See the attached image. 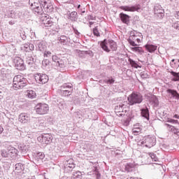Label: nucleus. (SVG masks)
<instances>
[{"label":"nucleus","mask_w":179,"mask_h":179,"mask_svg":"<svg viewBox=\"0 0 179 179\" xmlns=\"http://www.w3.org/2000/svg\"><path fill=\"white\" fill-rule=\"evenodd\" d=\"M142 38H143V37H142L141 34L131 31V32H130V36H129L128 41H129L130 45H131L133 47H136V46H138L139 43H141V40Z\"/></svg>","instance_id":"3"},{"label":"nucleus","mask_w":179,"mask_h":179,"mask_svg":"<svg viewBox=\"0 0 179 179\" xmlns=\"http://www.w3.org/2000/svg\"><path fill=\"white\" fill-rule=\"evenodd\" d=\"M71 85H66V86H63V87L64 89V90H73Z\"/></svg>","instance_id":"37"},{"label":"nucleus","mask_w":179,"mask_h":179,"mask_svg":"<svg viewBox=\"0 0 179 179\" xmlns=\"http://www.w3.org/2000/svg\"><path fill=\"white\" fill-rule=\"evenodd\" d=\"M115 82V80H113V78H110V80H105V83L107 84H113Z\"/></svg>","instance_id":"35"},{"label":"nucleus","mask_w":179,"mask_h":179,"mask_svg":"<svg viewBox=\"0 0 179 179\" xmlns=\"http://www.w3.org/2000/svg\"><path fill=\"white\" fill-rule=\"evenodd\" d=\"M8 157L10 158H15L17 156V150L15 149V148H11L9 150H8Z\"/></svg>","instance_id":"17"},{"label":"nucleus","mask_w":179,"mask_h":179,"mask_svg":"<svg viewBox=\"0 0 179 179\" xmlns=\"http://www.w3.org/2000/svg\"><path fill=\"white\" fill-rule=\"evenodd\" d=\"M173 117L177 118V119H179V115H175L173 116Z\"/></svg>","instance_id":"43"},{"label":"nucleus","mask_w":179,"mask_h":179,"mask_svg":"<svg viewBox=\"0 0 179 179\" xmlns=\"http://www.w3.org/2000/svg\"><path fill=\"white\" fill-rule=\"evenodd\" d=\"M145 49L150 53L154 52L157 49V46L155 45L147 44L145 45Z\"/></svg>","instance_id":"18"},{"label":"nucleus","mask_w":179,"mask_h":179,"mask_svg":"<svg viewBox=\"0 0 179 179\" xmlns=\"http://www.w3.org/2000/svg\"><path fill=\"white\" fill-rule=\"evenodd\" d=\"M41 5L44 8V10L48 13H51L54 10L52 3L48 0H41Z\"/></svg>","instance_id":"10"},{"label":"nucleus","mask_w":179,"mask_h":179,"mask_svg":"<svg viewBox=\"0 0 179 179\" xmlns=\"http://www.w3.org/2000/svg\"><path fill=\"white\" fill-rule=\"evenodd\" d=\"M24 48H25L26 49H27V48H28V45H27V46H24Z\"/></svg>","instance_id":"45"},{"label":"nucleus","mask_w":179,"mask_h":179,"mask_svg":"<svg viewBox=\"0 0 179 179\" xmlns=\"http://www.w3.org/2000/svg\"><path fill=\"white\" fill-rule=\"evenodd\" d=\"M136 129H140V127H138L137 125H136Z\"/></svg>","instance_id":"46"},{"label":"nucleus","mask_w":179,"mask_h":179,"mask_svg":"<svg viewBox=\"0 0 179 179\" xmlns=\"http://www.w3.org/2000/svg\"><path fill=\"white\" fill-rule=\"evenodd\" d=\"M83 178V174L80 171H76L73 174V179H81Z\"/></svg>","instance_id":"25"},{"label":"nucleus","mask_w":179,"mask_h":179,"mask_svg":"<svg viewBox=\"0 0 179 179\" xmlns=\"http://www.w3.org/2000/svg\"><path fill=\"white\" fill-rule=\"evenodd\" d=\"M29 3L30 5L31 9L38 13L41 14L43 12L42 7L41 6V2L38 0H29Z\"/></svg>","instance_id":"7"},{"label":"nucleus","mask_w":179,"mask_h":179,"mask_svg":"<svg viewBox=\"0 0 179 179\" xmlns=\"http://www.w3.org/2000/svg\"><path fill=\"white\" fill-rule=\"evenodd\" d=\"M72 92H73V90H64L63 91H62V94L63 96H71V94H72Z\"/></svg>","instance_id":"26"},{"label":"nucleus","mask_w":179,"mask_h":179,"mask_svg":"<svg viewBox=\"0 0 179 179\" xmlns=\"http://www.w3.org/2000/svg\"><path fill=\"white\" fill-rule=\"evenodd\" d=\"M141 115L147 119L149 117L148 109H141Z\"/></svg>","instance_id":"27"},{"label":"nucleus","mask_w":179,"mask_h":179,"mask_svg":"<svg viewBox=\"0 0 179 179\" xmlns=\"http://www.w3.org/2000/svg\"><path fill=\"white\" fill-rule=\"evenodd\" d=\"M78 8H80V5L78 6Z\"/></svg>","instance_id":"47"},{"label":"nucleus","mask_w":179,"mask_h":179,"mask_svg":"<svg viewBox=\"0 0 179 179\" xmlns=\"http://www.w3.org/2000/svg\"><path fill=\"white\" fill-rule=\"evenodd\" d=\"M166 92L169 93L170 94H172V96L177 99H179V94L176 91L171 89H169L166 90Z\"/></svg>","instance_id":"22"},{"label":"nucleus","mask_w":179,"mask_h":179,"mask_svg":"<svg viewBox=\"0 0 179 179\" xmlns=\"http://www.w3.org/2000/svg\"><path fill=\"white\" fill-rule=\"evenodd\" d=\"M120 18L123 23L128 24L129 22L130 16L125 13H120Z\"/></svg>","instance_id":"16"},{"label":"nucleus","mask_w":179,"mask_h":179,"mask_svg":"<svg viewBox=\"0 0 179 179\" xmlns=\"http://www.w3.org/2000/svg\"><path fill=\"white\" fill-rule=\"evenodd\" d=\"M143 100V96L138 92H133L128 96V101L130 106L141 103Z\"/></svg>","instance_id":"4"},{"label":"nucleus","mask_w":179,"mask_h":179,"mask_svg":"<svg viewBox=\"0 0 179 179\" xmlns=\"http://www.w3.org/2000/svg\"><path fill=\"white\" fill-rule=\"evenodd\" d=\"M93 34L94 36H96V37H100V33L98 30V28L97 27H95L94 29H93Z\"/></svg>","instance_id":"33"},{"label":"nucleus","mask_w":179,"mask_h":179,"mask_svg":"<svg viewBox=\"0 0 179 179\" xmlns=\"http://www.w3.org/2000/svg\"><path fill=\"white\" fill-rule=\"evenodd\" d=\"M157 14H164V10H161V11H159V12H157L156 13Z\"/></svg>","instance_id":"41"},{"label":"nucleus","mask_w":179,"mask_h":179,"mask_svg":"<svg viewBox=\"0 0 179 179\" xmlns=\"http://www.w3.org/2000/svg\"><path fill=\"white\" fill-rule=\"evenodd\" d=\"M27 80L23 76L17 75L14 77L13 87L14 90H17L22 89L27 85Z\"/></svg>","instance_id":"1"},{"label":"nucleus","mask_w":179,"mask_h":179,"mask_svg":"<svg viewBox=\"0 0 179 179\" xmlns=\"http://www.w3.org/2000/svg\"><path fill=\"white\" fill-rule=\"evenodd\" d=\"M172 62H174V59H173Z\"/></svg>","instance_id":"49"},{"label":"nucleus","mask_w":179,"mask_h":179,"mask_svg":"<svg viewBox=\"0 0 179 179\" xmlns=\"http://www.w3.org/2000/svg\"><path fill=\"white\" fill-rule=\"evenodd\" d=\"M18 120L22 124H27L29 122H30L31 118H30V116L28 115L27 114L22 113L20 115V117H18Z\"/></svg>","instance_id":"15"},{"label":"nucleus","mask_w":179,"mask_h":179,"mask_svg":"<svg viewBox=\"0 0 179 179\" xmlns=\"http://www.w3.org/2000/svg\"><path fill=\"white\" fill-rule=\"evenodd\" d=\"M49 111V106L47 103H39L36 106V112L39 115L47 114Z\"/></svg>","instance_id":"8"},{"label":"nucleus","mask_w":179,"mask_h":179,"mask_svg":"<svg viewBox=\"0 0 179 179\" xmlns=\"http://www.w3.org/2000/svg\"><path fill=\"white\" fill-rule=\"evenodd\" d=\"M26 96L29 99H34L36 98V94L33 90H27L26 92Z\"/></svg>","instance_id":"19"},{"label":"nucleus","mask_w":179,"mask_h":179,"mask_svg":"<svg viewBox=\"0 0 179 179\" xmlns=\"http://www.w3.org/2000/svg\"><path fill=\"white\" fill-rule=\"evenodd\" d=\"M178 62H179V59H178Z\"/></svg>","instance_id":"50"},{"label":"nucleus","mask_w":179,"mask_h":179,"mask_svg":"<svg viewBox=\"0 0 179 179\" xmlns=\"http://www.w3.org/2000/svg\"><path fill=\"white\" fill-rule=\"evenodd\" d=\"M69 167L71 169L75 168V165H74V164H72V165H69Z\"/></svg>","instance_id":"42"},{"label":"nucleus","mask_w":179,"mask_h":179,"mask_svg":"<svg viewBox=\"0 0 179 179\" xmlns=\"http://www.w3.org/2000/svg\"><path fill=\"white\" fill-rule=\"evenodd\" d=\"M129 110V106L125 103L116 106L115 108V112L119 117L125 116V113Z\"/></svg>","instance_id":"6"},{"label":"nucleus","mask_w":179,"mask_h":179,"mask_svg":"<svg viewBox=\"0 0 179 179\" xmlns=\"http://www.w3.org/2000/svg\"><path fill=\"white\" fill-rule=\"evenodd\" d=\"M52 136L49 134L40 135L37 140L43 146L48 145L52 141Z\"/></svg>","instance_id":"9"},{"label":"nucleus","mask_w":179,"mask_h":179,"mask_svg":"<svg viewBox=\"0 0 179 179\" xmlns=\"http://www.w3.org/2000/svg\"><path fill=\"white\" fill-rule=\"evenodd\" d=\"M156 138L154 136L148 135L144 137V141L141 142V145H145L148 148H151L156 144Z\"/></svg>","instance_id":"5"},{"label":"nucleus","mask_w":179,"mask_h":179,"mask_svg":"<svg viewBox=\"0 0 179 179\" xmlns=\"http://www.w3.org/2000/svg\"><path fill=\"white\" fill-rule=\"evenodd\" d=\"M120 9H122V10L125 11V12H130V13H134V12H138L141 10V6L140 5H135L132 6H121L119 7Z\"/></svg>","instance_id":"11"},{"label":"nucleus","mask_w":179,"mask_h":179,"mask_svg":"<svg viewBox=\"0 0 179 179\" xmlns=\"http://www.w3.org/2000/svg\"><path fill=\"white\" fill-rule=\"evenodd\" d=\"M164 125H165L166 127H167V128L169 129V131H171V132L176 131V128H175L174 126L171 125V124H168V123H165Z\"/></svg>","instance_id":"29"},{"label":"nucleus","mask_w":179,"mask_h":179,"mask_svg":"<svg viewBox=\"0 0 179 179\" xmlns=\"http://www.w3.org/2000/svg\"><path fill=\"white\" fill-rule=\"evenodd\" d=\"M1 157H3V158L9 157L8 151H6L5 150H2Z\"/></svg>","instance_id":"32"},{"label":"nucleus","mask_w":179,"mask_h":179,"mask_svg":"<svg viewBox=\"0 0 179 179\" xmlns=\"http://www.w3.org/2000/svg\"><path fill=\"white\" fill-rule=\"evenodd\" d=\"M52 61L58 64V66H60L61 68L64 66V64L62 63V61L58 59V57H57L56 55L52 56Z\"/></svg>","instance_id":"21"},{"label":"nucleus","mask_w":179,"mask_h":179,"mask_svg":"<svg viewBox=\"0 0 179 179\" xmlns=\"http://www.w3.org/2000/svg\"><path fill=\"white\" fill-rule=\"evenodd\" d=\"M130 65H131V66H133L135 69H137L138 64L133 60L130 59Z\"/></svg>","instance_id":"36"},{"label":"nucleus","mask_w":179,"mask_h":179,"mask_svg":"<svg viewBox=\"0 0 179 179\" xmlns=\"http://www.w3.org/2000/svg\"><path fill=\"white\" fill-rule=\"evenodd\" d=\"M35 80L39 84H45L48 82L49 78L46 74L36 73L34 75Z\"/></svg>","instance_id":"12"},{"label":"nucleus","mask_w":179,"mask_h":179,"mask_svg":"<svg viewBox=\"0 0 179 179\" xmlns=\"http://www.w3.org/2000/svg\"><path fill=\"white\" fill-rule=\"evenodd\" d=\"M178 18L179 19V11L177 13Z\"/></svg>","instance_id":"44"},{"label":"nucleus","mask_w":179,"mask_h":179,"mask_svg":"<svg viewBox=\"0 0 179 179\" xmlns=\"http://www.w3.org/2000/svg\"><path fill=\"white\" fill-rule=\"evenodd\" d=\"M100 46L101 47L102 50L106 52L117 50V43L113 40H104L103 41L101 42Z\"/></svg>","instance_id":"2"},{"label":"nucleus","mask_w":179,"mask_h":179,"mask_svg":"<svg viewBox=\"0 0 179 179\" xmlns=\"http://www.w3.org/2000/svg\"><path fill=\"white\" fill-rule=\"evenodd\" d=\"M41 20L45 27H52L54 24L52 18L46 14L41 16Z\"/></svg>","instance_id":"13"},{"label":"nucleus","mask_w":179,"mask_h":179,"mask_svg":"<svg viewBox=\"0 0 179 179\" xmlns=\"http://www.w3.org/2000/svg\"><path fill=\"white\" fill-rule=\"evenodd\" d=\"M131 51L138 52L141 55H143V53H145L142 47H131Z\"/></svg>","instance_id":"20"},{"label":"nucleus","mask_w":179,"mask_h":179,"mask_svg":"<svg viewBox=\"0 0 179 179\" xmlns=\"http://www.w3.org/2000/svg\"><path fill=\"white\" fill-rule=\"evenodd\" d=\"M149 156L150 157V158L152 159L153 162L159 161V159L156 157V155L154 153L152 152L149 153Z\"/></svg>","instance_id":"31"},{"label":"nucleus","mask_w":179,"mask_h":179,"mask_svg":"<svg viewBox=\"0 0 179 179\" xmlns=\"http://www.w3.org/2000/svg\"><path fill=\"white\" fill-rule=\"evenodd\" d=\"M170 73L173 76L172 81L177 82L179 81V73L174 71H171Z\"/></svg>","instance_id":"23"},{"label":"nucleus","mask_w":179,"mask_h":179,"mask_svg":"<svg viewBox=\"0 0 179 179\" xmlns=\"http://www.w3.org/2000/svg\"><path fill=\"white\" fill-rule=\"evenodd\" d=\"M22 167H23V165L22 163H17L15 165V170L19 172H21L22 171H23Z\"/></svg>","instance_id":"30"},{"label":"nucleus","mask_w":179,"mask_h":179,"mask_svg":"<svg viewBox=\"0 0 179 179\" xmlns=\"http://www.w3.org/2000/svg\"><path fill=\"white\" fill-rule=\"evenodd\" d=\"M64 36H62V38H64Z\"/></svg>","instance_id":"48"},{"label":"nucleus","mask_w":179,"mask_h":179,"mask_svg":"<svg viewBox=\"0 0 179 179\" xmlns=\"http://www.w3.org/2000/svg\"><path fill=\"white\" fill-rule=\"evenodd\" d=\"M173 27L179 30V21H177V22H174L173 24Z\"/></svg>","instance_id":"39"},{"label":"nucleus","mask_w":179,"mask_h":179,"mask_svg":"<svg viewBox=\"0 0 179 179\" xmlns=\"http://www.w3.org/2000/svg\"><path fill=\"white\" fill-rule=\"evenodd\" d=\"M51 55H52V53L50 51H45L44 53L45 57H51Z\"/></svg>","instance_id":"38"},{"label":"nucleus","mask_w":179,"mask_h":179,"mask_svg":"<svg viewBox=\"0 0 179 179\" xmlns=\"http://www.w3.org/2000/svg\"><path fill=\"white\" fill-rule=\"evenodd\" d=\"M133 133H137V134L141 133V128L137 129L136 125H134L133 128Z\"/></svg>","instance_id":"34"},{"label":"nucleus","mask_w":179,"mask_h":179,"mask_svg":"<svg viewBox=\"0 0 179 179\" xmlns=\"http://www.w3.org/2000/svg\"><path fill=\"white\" fill-rule=\"evenodd\" d=\"M135 167V165H134V164L132 163H128L127 164L126 166H125V170L127 172H131L133 171V169Z\"/></svg>","instance_id":"24"},{"label":"nucleus","mask_w":179,"mask_h":179,"mask_svg":"<svg viewBox=\"0 0 179 179\" xmlns=\"http://www.w3.org/2000/svg\"><path fill=\"white\" fill-rule=\"evenodd\" d=\"M4 131V129L2 126H0V134H1Z\"/></svg>","instance_id":"40"},{"label":"nucleus","mask_w":179,"mask_h":179,"mask_svg":"<svg viewBox=\"0 0 179 179\" xmlns=\"http://www.w3.org/2000/svg\"><path fill=\"white\" fill-rule=\"evenodd\" d=\"M15 66L17 70H19V71H24L25 70L24 60L22 59L20 57H16L15 59Z\"/></svg>","instance_id":"14"},{"label":"nucleus","mask_w":179,"mask_h":179,"mask_svg":"<svg viewBox=\"0 0 179 179\" xmlns=\"http://www.w3.org/2000/svg\"><path fill=\"white\" fill-rule=\"evenodd\" d=\"M164 120H165V122H171V124H178V121L177 120H174L169 117L164 118Z\"/></svg>","instance_id":"28"}]
</instances>
